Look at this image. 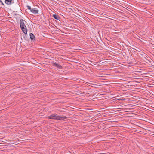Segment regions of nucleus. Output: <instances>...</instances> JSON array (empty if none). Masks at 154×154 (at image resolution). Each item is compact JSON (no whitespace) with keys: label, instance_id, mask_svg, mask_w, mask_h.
Returning a JSON list of instances; mask_svg holds the SVG:
<instances>
[{"label":"nucleus","instance_id":"f03ea898","mask_svg":"<svg viewBox=\"0 0 154 154\" xmlns=\"http://www.w3.org/2000/svg\"><path fill=\"white\" fill-rule=\"evenodd\" d=\"M25 23H26V21L21 19L20 21V24L21 29L25 34H27V30L26 27V26L25 25Z\"/></svg>","mask_w":154,"mask_h":154},{"label":"nucleus","instance_id":"7ed1b4c3","mask_svg":"<svg viewBox=\"0 0 154 154\" xmlns=\"http://www.w3.org/2000/svg\"><path fill=\"white\" fill-rule=\"evenodd\" d=\"M31 11L32 13L34 14H36L38 13V10L36 9L35 8H32L31 10Z\"/></svg>","mask_w":154,"mask_h":154},{"label":"nucleus","instance_id":"39448f33","mask_svg":"<svg viewBox=\"0 0 154 154\" xmlns=\"http://www.w3.org/2000/svg\"><path fill=\"white\" fill-rule=\"evenodd\" d=\"M12 0H5V3L7 4L10 5L11 4Z\"/></svg>","mask_w":154,"mask_h":154},{"label":"nucleus","instance_id":"f257e3e1","mask_svg":"<svg viewBox=\"0 0 154 154\" xmlns=\"http://www.w3.org/2000/svg\"><path fill=\"white\" fill-rule=\"evenodd\" d=\"M48 118L52 119L60 120H63L66 119V117L64 116H58L55 114L51 115L50 116H48Z\"/></svg>","mask_w":154,"mask_h":154},{"label":"nucleus","instance_id":"6e6552de","mask_svg":"<svg viewBox=\"0 0 154 154\" xmlns=\"http://www.w3.org/2000/svg\"><path fill=\"white\" fill-rule=\"evenodd\" d=\"M27 7L28 8L29 10H30V11H31V10L32 9V8H31V7L30 6H27Z\"/></svg>","mask_w":154,"mask_h":154},{"label":"nucleus","instance_id":"20e7f679","mask_svg":"<svg viewBox=\"0 0 154 154\" xmlns=\"http://www.w3.org/2000/svg\"><path fill=\"white\" fill-rule=\"evenodd\" d=\"M53 66H56L59 68H61V66L60 65H59L57 63H53Z\"/></svg>","mask_w":154,"mask_h":154},{"label":"nucleus","instance_id":"0eeeda50","mask_svg":"<svg viewBox=\"0 0 154 154\" xmlns=\"http://www.w3.org/2000/svg\"><path fill=\"white\" fill-rule=\"evenodd\" d=\"M53 16L56 19L58 20L59 19V16L57 15L54 14Z\"/></svg>","mask_w":154,"mask_h":154},{"label":"nucleus","instance_id":"423d86ee","mask_svg":"<svg viewBox=\"0 0 154 154\" xmlns=\"http://www.w3.org/2000/svg\"><path fill=\"white\" fill-rule=\"evenodd\" d=\"M30 36L31 39H33L35 38L34 35L32 33L30 34Z\"/></svg>","mask_w":154,"mask_h":154}]
</instances>
